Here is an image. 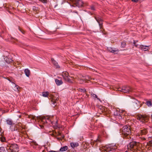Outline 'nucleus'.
<instances>
[{
	"label": "nucleus",
	"mask_w": 152,
	"mask_h": 152,
	"mask_svg": "<svg viewBox=\"0 0 152 152\" xmlns=\"http://www.w3.org/2000/svg\"><path fill=\"white\" fill-rule=\"evenodd\" d=\"M120 131L123 138L127 139L131 138V130L130 126L125 125L120 129Z\"/></svg>",
	"instance_id": "nucleus-1"
},
{
	"label": "nucleus",
	"mask_w": 152,
	"mask_h": 152,
	"mask_svg": "<svg viewBox=\"0 0 152 152\" xmlns=\"http://www.w3.org/2000/svg\"><path fill=\"white\" fill-rule=\"evenodd\" d=\"M117 90L125 93H130L133 92V88L130 86H123L121 88L120 87L117 88L116 91Z\"/></svg>",
	"instance_id": "nucleus-2"
},
{
	"label": "nucleus",
	"mask_w": 152,
	"mask_h": 152,
	"mask_svg": "<svg viewBox=\"0 0 152 152\" xmlns=\"http://www.w3.org/2000/svg\"><path fill=\"white\" fill-rule=\"evenodd\" d=\"M132 98V99L130 101V105L131 107L134 109H138L142 106L140 103V102L134 98Z\"/></svg>",
	"instance_id": "nucleus-3"
},
{
	"label": "nucleus",
	"mask_w": 152,
	"mask_h": 152,
	"mask_svg": "<svg viewBox=\"0 0 152 152\" xmlns=\"http://www.w3.org/2000/svg\"><path fill=\"white\" fill-rule=\"evenodd\" d=\"M7 150L8 152H18V147L15 144H12L7 145Z\"/></svg>",
	"instance_id": "nucleus-4"
},
{
	"label": "nucleus",
	"mask_w": 152,
	"mask_h": 152,
	"mask_svg": "<svg viewBox=\"0 0 152 152\" xmlns=\"http://www.w3.org/2000/svg\"><path fill=\"white\" fill-rule=\"evenodd\" d=\"M150 116L146 115H139L137 117V119L142 123H145L147 122Z\"/></svg>",
	"instance_id": "nucleus-5"
},
{
	"label": "nucleus",
	"mask_w": 152,
	"mask_h": 152,
	"mask_svg": "<svg viewBox=\"0 0 152 152\" xmlns=\"http://www.w3.org/2000/svg\"><path fill=\"white\" fill-rule=\"evenodd\" d=\"M53 116H43L41 117L40 118V120L42 122L43 124H45V123H48V122H50L51 123H52L51 120L52 119Z\"/></svg>",
	"instance_id": "nucleus-6"
},
{
	"label": "nucleus",
	"mask_w": 152,
	"mask_h": 152,
	"mask_svg": "<svg viewBox=\"0 0 152 152\" xmlns=\"http://www.w3.org/2000/svg\"><path fill=\"white\" fill-rule=\"evenodd\" d=\"M62 75L64 79L66 81L70 83L72 82V80L69 78L70 76L69 75V73L68 72H63L62 74Z\"/></svg>",
	"instance_id": "nucleus-7"
},
{
	"label": "nucleus",
	"mask_w": 152,
	"mask_h": 152,
	"mask_svg": "<svg viewBox=\"0 0 152 152\" xmlns=\"http://www.w3.org/2000/svg\"><path fill=\"white\" fill-rule=\"evenodd\" d=\"M70 1L73 4L75 5L76 6L79 7H82L83 6V2L80 0H70Z\"/></svg>",
	"instance_id": "nucleus-8"
},
{
	"label": "nucleus",
	"mask_w": 152,
	"mask_h": 152,
	"mask_svg": "<svg viewBox=\"0 0 152 152\" xmlns=\"http://www.w3.org/2000/svg\"><path fill=\"white\" fill-rule=\"evenodd\" d=\"M95 18L96 21L99 23L100 29H103V28L102 23V22L103 21L102 19L101 18L99 17H95Z\"/></svg>",
	"instance_id": "nucleus-9"
},
{
	"label": "nucleus",
	"mask_w": 152,
	"mask_h": 152,
	"mask_svg": "<svg viewBox=\"0 0 152 152\" xmlns=\"http://www.w3.org/2000/svg\"><path fill=\"white\" fill-rule=\"evenodd\" d=\"M51 102L52 103L55 105H56L55 104L56 103V101H57L58 99V97L56 98V96L55 97V95L51 94Z\"/></svg>",
	"instance_id": "nucleus-10"
},
{
	"label": "nucleus",
	"mask_w": 152,
	"mask_h": 152,
	"mask_svg": "<svg viewBox=\"0 0 152 152\" xmlns=\"http://www.w3.org/2000/svg\"><path fill=\"white\" fill-rule=\"evenodd\" d=\"M18 127L16 125H14V124L10 126V130L12 132L18 130Z\"/></svg>",
	"instance_id": "nucleus-11"
},
{
	"label": "nucleus",
	"mask_w": 152,
	"mask_h": 152,
	"mask_svg": "<svg viewBox=\"0 0 152 152\" xmlns=\"http://www.w3.org/2000/svg\"><path fill=\"white\" fill-rule=\"evenodd\" d=\"M137 142H132L130 143L129 145L131 149H136Z\"/></svg>",
	"instance_id": "nucleus-12"
},
{
	"label": "nucleus",
	"mask_w": 152,
	"mask_h": 152,
	"mask_svg": "<svg viewBox=\"0 0 152 152\" xmlns=\"http://www.w3.org/2000/svg\"><path fill=\"white\" fill-rule=\"evenodd\" d=\"M79 145V144L77 142H72L70 143L71 146L73 148L77 147Z\"/></svg>",
	"instance_id": "nucleus-13"
},
{
	"label": "nucleus",
	"mask_w": 152,
	"mask_h": 152,
	"mask_svg": "<svg viewBox=\"0 0 152 152\" xmlns=\"http://www.w3.org/2000/svg\"><path fill=\"white\" fill-rule=\"evenodd\" d=\"M51 61L52 62V63L54 66L56 68H59V66L58 65V63L56 61H55L53 58L51 59Z\"/></svg>",
	"instance_id": "nucleus-14"
},
{
	"label": "nucleus",
	"mask_w": 152,
	"mask_h": 152,
	"mask_svg": "<svg viewBox=\"0 0 152 152\" xmlns=\"http://www.w3.org/2000/svg\"><path fill=\"white\" fill-rule=\"evenodd\" d=\"M139 48L141 50H143L144 51H147L148 49V46H144L142 45H141Z\"/></svg>",
	"instance_id": "nucleus-15"
},
{
	"label": "nucleus",
	"mask_w": 152,
	"mask_h": 152,
	"mask_svg": "<svg viewBox=\"0 0 152 152\" xmlns=\"http://www.w3.org/2000/svg\"><path fill=\"white\" fill-rule=\"evenodd\" d=\"M84 79L85 81V83H86L87 81H90L92 80H94V78H91L88 76H86L84 77Z\"/></svg>",
	"instance_id": "nucleus-16"
},
{
	"label": "nucleus",
	"mask_w": 152,
	"mask_h": 152,
	"mask_svg": "<svg viewBox=\"0 0 152 152\" xmlns=\"http://www.w3.org/2000/svg\"><path fill=\"white\" fill-rule=\"evenodd\" d=\"M24 72L25 74L26 75L27 77H29L30 74V71L28 69H25Z\"/></svg>",
	"instance_id": "nucleus-17"
},
{
	"label": "nucleus",
	"mask_w": 152,
	"mask_h": 152,
	"mask_svg": "<svg viewBox=\"0 0 152 152\" xmlns=\"http://www.w3.org/2000/svg\"><path fill=\"white\" fill-rule=\"evenodd\" d=\"M55 81L56 84L58 86L60 85L63 83V82L61 80H59L58 79H56Z\"/></svg>",
	"instance_id": "nucleus-18"
},
{
	"label": "nucleus",
	"mask_w": 152,
	"mask_h": 152,
	"mask_svg": "<svg viewBox=\"0 0 152 152\" xmlns=\"http://www.w3.org/2000/svg\"><path fill=\"white\" fill-rule=\"evenodd\" d=\"M6 122L7 124L10 125V126H11L13 124H14L13 123V121L12 120L10 119H8L6 120Z\"/></svg>",
	"instance_id": "nucleus-19"
},
{
	"label": "nucleus",
	"mask_w": 152,
	"mask_h": 152,
	"mask_svg": "<svg viewBox=\"0 0 152 152\" xmlns=\"http://www.w3.org/2000/svg\"><path fill=\"white\" fill-rule=\"evenodd\" d=\"M68 149V147L66 146H65L62 147L59 150V151H66Z\"/></svg>",
	"instance_id": "nucleus-20"
},
{
	"label": "nucleus",
	"mask_w": 152,
	"mask_h": 152,
	"mask_svg": "<svg viewBox=\"0 0 152 152\" xmlns=\"http://www.w3.org/2000/svg\"><path fill=\"white\" fill-rule=\"evenodd\" d=\"M2 133V129L1 128H0V139H1V140L2 142H4L5 141V139L4 137H2V136L1 135Z\"/></svg>",
	"instance_id": "nucleus-21"
},
{
	"label": "nucleus",
	"mask_w": 152,
	"mask_h": 152,
	"mask_svg": "<svg viewBox=\"0 0 152 152\" xmlns=\"http://www.w3.org/2000/svg\"><path fill=\"white\" fill-rule=\"evenodd\" d=\"M5 60L6 62L7 63H10L12 62L13 61L11 59H9L8 58L6 57L4 59Z\"/></svg>",
	"instance_id": "nucleus-22"
},
{
	"label": "nucleus",
	"mask_w": 152,
	"mask_h": 152,
	"mask_svg": "<svg viewBox=\"0 0 152 152\" xmlns=\"http://www.w3.org/2000/svg\"><path fill=\"white\" fill-rule=\"evenodd\" d=\"M141 134L142 135H145L147 133V131L146 129H144L143 130H141Z\"/></svg>",
	"instance_id": "nucleus-23"
},
{
	"label": "nucleus",
	"mask_w": 152,
	"mask_h": 152,
	"mask_svg": "<svg viewBox=\"0 0 152 152\" xmlns=\"http://www.w3.org/2000/svg\"><path fill=\"white\" fill-rule=\"evenodd\" d=\"M49 93L48 92H44L42 93V96L45 97H47L49 95Z\"/></svg>",
	"instance_id": "nucleus-24"
},
{
	"label": "nucleus",
	"mask_w": 152,
	"mask_h": 152,
	"mask_svg": "<svg viewBox=\"0 0 152 152\" xmlns=\"http://www.w3.org/2000/svg\"><path fill=\"white\" fill-rule=\"evenodd\" d=\"M14 90L15 91H19V89L20 88V87L18 85H15V87L14 88Z\"/></svg>",
	"instance_id": "nucleus-25"
},
{
	"label": "nucleus",
	"mask_w": 152,
	"mask_h": 152,
	"mask_svg": "<svg viewBox=\"0 0 152 152\" xmlns=\"http://www.w3.org/2000/svg\"><path fill=\"white\" fill-rule=\"evenodd\" d=\"M145 104L148 106H152L151 102L150 101H147L145 103Z\"/></svg>",
	"instance_id": "nucleus-26"
},
{
	"label": "nucleus",
	"mask_w": 152,
	"mask_h": 152,
	"mask_svg": "<svg viewBox=\"0 0 152 152\" xmlns=\"http://www.w3.org/2000/svg\"><path fill=\"white\" fill-rule=\"evenodd\" d=\"M115 148H107V150L108 151H111L112 152H114L115 151Z\"/></svg>",
	"instance_id": "nucleus-27"
},
{
	"label": "nucleus",
	"mask_w": 152,
	"mask_h": 152,
	"mask_svg": "<svg viewBox=\"0 0 152 152\" xmlns=\"http://www.w3.org/2000/svg\"><path fill=\"white\" fill-rule=\"evenodd\" d=\"M126 42L125 41H124L122 42L121 45V47L124 48L126 46Z\"/></svg>",
	"instance_id": "nucleus-28"
},
{
	"label": "nucleus",
	"mask_w": 152,
	"mask_h": 152,
	"mask_svg": "<svg viewBox=\"0 0 152 152\" xmlns=\"http://www.w3.org/2000/svg\"><path fill=\"white\" fill-rule=\"evenodd\" d=\"M109 51L112 53H114V52L116 51H118V49L115 50H113L112 48H110L109 50Z\"/></svg>",
	"instance_id": "nucleus-29"
},
{
	"label": "nucleus",
	"mask_w": 152,
	"mask_h": 152,
	"mask_svg": "<svg viewBox=\"0 0 152 152\" xmlns=\"http://www.w3.org/2000/svg\"><path fill=\"white\" fill-rule=\"evenodd\" d=\"M5 151V148L3 147H0V152H4Z\"/></svg>",
	"instance_id": "nucleus-30"
},
{
	"label": "nucleus",
	"mask_w": 152,
	"mask_h": 152,
	"mask_svg": "<svg viewBox=\"0 0 152 152\" xmlns=\"http://www.w3.org/2000/svg\"><path fill=\"white\" fill-rule=\"evenodd\" d=\"M78 80H79V82H80V83H83L84 82H85V81L84 78L78 79Z\"/></svg>",
	"instance_id": "nucleus-31"
},
{
	"label": "nucleus",
	"mask_w": 152,
	"mask_h": 152,
	"mask_svg": "<svg viewBox=\"0 0 152 152\" xmlns=\"http://www.w3.org/2000/svg\"><path fill=\"white\" fill-rule=\"evenodd\" d=\"M69 64L68 65V66L69 67H71L72 66V65H73V63L71 62H68Z\"/></svg>",
	"instance_id": "nucleus-32"
},
{
	"label": "nucleus",
	"mask_w": 152,
	"mask_h": 152,
	"mask_svg": "<svg viewBox=\"0 0 152 152\" xmlns=\"http://www.w3.org/2000/svg\"><path fill=\"white\" fill-rule=\"evenodd\" d=\"M77 76V78L78 79H83L82 78L83 77V78L84 77V76H83V75H80L78 76Z\"/></svg>",
	"instance_id": "nucleus-33"
},
{
	"label": "nucleus",
	"mask_w": 152,
	"mask_h": 152,
	"mask_svg": "<svg viewBox=\"0 0 152 152\" xmlns=\"http://www.w3.org/2000/svg\"><path fill=\"white\" fill-rule=\"evenodd\" d=\"M70 75H72V76H70L69 77H70L71 78H72L73 79H74V78H75V79H77V77H75V78H74V77L73 76H74L75 75L72 73H70Z\"/></svg>",
	"instance_id": "nucleus-34"
},
{
	"label": "nucleus",
	"mask_w": 152,
	"mask_h": 152,
	"mask_svg": "<svg viewBox=\"0 0 152 152\" xmlns=\"http://www.w3.org/2000/svg\"><path fill=\"white\" fill-rule=\"evenodd\" d=\"M39 1L43 3H47L48 2L47 0H39Z\"/></svg>",
	"instance_id": "nucleus-35"
},
{
	"label": "nucleus",
	"mask_w": 152,
	"mask_h": 152,
	"mask_svg": "<svg viewBox=\"0 0 152 152\" xmlns=\"http://www.w3.org/2000/svg\"><path fill=\"white\" fill-rule=\"evenodd\" d=\"M18 28H19V30L23 34H25V31L23 30H22L21 29H20V28L19 27Z\"/></svg>",
	"instance_id": "nucleus-36"
},
{
	"label": "nucleus",
	"mask_w": 152,
	"mask_h": 152,
	"mask_svg": "<svg viewBox=\"0 0 152 152\" xmlns=\"http://www.w3.org/2000/svg\"><path fill=\"white\" fill-rule=\"evenodd\" d=\"M79 91L81 92H85L86 91V90L85 89H79Z\"/></svg>",
	"instance_id": "nucleus-37"
},
{
	"label": "nucleus",
	"mask_w": 152,
	"mask_h": 152,
	"mask_svg": "<svg viewBox=\"0 0 152 152\" xmlns=\"http://www.w3.org/2000/svg\"><path fill=\"white\" fill-rule=\"evenodd\" d=\"M93 96L94 97L100 100L97 97V96L96 94H94Z\"/></svg>",
	"instance_id": "nucleus-38"
},
{
	"label": "nucleus",
	"mask_w": 152,
	"mask_h": 152,
	"mask_svg": "<svg viewBox=\"0 0 152 152\" xmlns=\"http://www.w3.org/2000/svg\"><path fill=\"white\" fill-rule=\"evenodd\" d=\"M136 42L135 41H134V42H133V43H134V45L135 47H137V46H138V45H137H137H136Z\"/></svg>",
	"instance_id": "nucleus-39"
},
{
	"label": "nucleus",
	"mask_w": 152,
	"mask_h": 152,
	"mask_svg": "<svg viewBox=\"0 0 152 152\" xmlns=\"http://www.w3.org/2000/svg\"><path fill=\"white\" fill-rule=\"evenodd\" d=\"M48 152H60L59 151H54L51 150V151H49Z\"/></svg>",
	"instance_id": "nucleus-40"
},
{
	"label": "nucleus",
	"mask_w": 152,
	"mask_h": 152,
	"mask_svg": "<svg viewBox=\"0 0 152 152\" xmlns=\"http://www.w3.org/2000/svg\"><path fill=\"white\" fill-rule=\"evenodd\" d=\"M91 9L92 10H95L94 7L93 6H91Z\"/></svg>",
	"instance_id": "nucleus-41"
},
{
	"label": "nucleus",
	"mask_w": 152,
	"mask_h": 152,
	"mask_svg": "<svg viewBox=\"0 0 152 152\" xmlns=\"http://www.w3.org/2000/svg\"><path fill=\"white\" fill-rule=\"evenodd\" d=\"M94 142H101L100 140L98 139H97L96 140H94Z\"/></svg>",
	"instance_id": "nucleus-42"
},
{
	"label": "nucleus",
	"mask_w": 152,
	"mask_h": 152,
	"mask_svg": "<svg viewBox=\"0 0 152 152\" xmlns=\"http://www.w3.org/2000/svg\"><path fill=\"white\" fill-rule=\"evenodd\" d=\"M132 2H137L139 0H131Z\"/></svg>",
	"instance_id": "nucleus-43"
},
{
	"label": "nucleus",
	"mask_w": 152,
	"mask_h": 152,
	"mask_svg": "<svg viewBox=\"0 0 152 152\" xmlns=\"http://www.w3.org/2000/svg\"><path fill=\"white\" fill-rule=\"evenodd\" d=\"M149 144L151 146H152V141L149 142Z\"/></svg>",
	"instance_id": "nucleus-44"
},
{
	"label": "nucleus",
	"mask_w": 152,
	"mask_h": 152,
	"mask_svg": "<svg viewBox=\"0 0 152 152\" xmlns=\"http://www.w3.org/2000/svg\"><path fill=\"white\" fill-rule=\"evenodd\" d=\"M101 31H102V32L104 34H106V33L104 32V30H101Z\"/></svg>",
	"instance_id": "nucleus-45"
},
{
	"label": "nucleus",
	"mask_w": 152,
	"mask_h": 152,
	"mask_svg": "<svg viewBox=\"0 0 152 152\" xmlns=\"http://www.w3.org/2000/svg\"><path fill=\"white\" fill-rule=\"evenodd\" d=\"M78 66V65L75 64V66H74V68H77Z\"/></svg>",
	"instance_id": "nucleus-46"
},
{
	"label": "nucleus",
	"mask_w": 152,
	"mask_h": 152,
	"mask_svg": "<svg viewBox=\"0 0 152 152\" xmlns=\"http://www.w3.org/2000/svg\"><path fill=\"white\" fill-rule=\"evenodd\" d=\"M73 65H72V66L71 67H72V68H74L75 66V64L74 63H73Z\"/></svg>",
	"instance_id": "nucleus-47"
},
{
	"label": "nucleus",
	"mask_w": 152,
	"mask_h": 152,
	"mask_svg": "<svg viewBox=\"0 0 152 152\" xmlns=\"http://www.w3.org/2000/svg\"><path fill=\"white\" fill-rule=\"evenodd\" d=\"M58 135L59 136H61V133L59 132H58Z\"/></svg>",
	"instance_id": "nucleus-48"
},
{
	"label": "nucleus",
	"mask_w": 152,
	"mask_h": 152,
	"mask_svg": "<svg viewBox=\"0 0 152 152\" xmlns=\"http://www.w3.org/2000/svg\"><path fill=\"white\" fill-rule=\"evenodd\" d=\"M69 3L70 4V6H72V7H74V6H73V5H72L71 4H72V3H71V2H69Z\"/></svg>",
	"instance_id": "nucleus-49"
},
{
	"label": "nucleus",
	"mask_w": 152,
	"mask_h": 152,
	"mask_svg": "<svg viewBox=\"0 0 152 152\" xmlns=\"http://www.w3.org/2000/svg\"><path fill=\"white\" fill-rule=\"evenodd\" d=\"M120 114L119 113H118V114H116V115H120Z\"/></svg>",
	"instance_id": "nucleus-50"
},
{
	"label": "nucleus",
	"mask_w": 152,
	"mask_h": 152,
	"mask_svg": "<svg viewBox=\"0 0 152 152\" xmlns=\"http://www.w3.org/2000/svg\"><path fill=\"white\" fill-rule=\"evenodd\" d=\"M56 94V96H58L57 94Z\"/></svg>",
	"instance_id": "nucleus-51"
},
{
	"label": "nucleus",
	"mask_w": 152,
	"mask_h": 152,
	"mask_svg": "<svg viewBox=\"0 0 152 152\" xmlns=\"http://www.w3.org/2000/svg\"><path fill=\"white\" fill-rule=\"evenodd\" d=\"M20 116H21V115H19V117H20Z\"/></svg>",
	"instance_id": "nucleus-52"
},
{
	"label": "nucleus",
	"mask_w": 152,
	"mask_h": 152,
	"mask_svg": "<svg viewBox=\"0 0 152 152\" xmlns=\"http://www.w3.org/2000/svg\"><path fill=\"white\" fill-rule=\"evenodd\" d=\"M125 152H129L127 151H126Z\"/></svg>",
	"instance_id": "nucleus-53"
},
{
	"label": "nucleus",
	"mask_w": 152,
	"mask_h": 152,
	"mask_svg": "<svg viewBox=\"0 0 152 152\" xmlns=\"http://www.w3.org/2000/svg\"><path fill=\"white\" fill-rule=\"evenodd\" d=\"M58 139H59V138H57Z\"/></svg>",
	"instance_id": "nucleus-54"
},
{
	"label": "nucleus",
	"mask_w": 152,
	"mask_h": 152,
	"mask_svg": "<svg viewBox=\"0 0 152 152\" xmlns=\"http://www.w3.org/2000/svg\"><path fill=\"white\" fill-rule=\"evenodd\" d=\"M145 138H144V140H145Z\"/></svg>",
	"instance_id": "nucleus-55"
},
{
	"label": "nucleus",
	"mask_w": 152,
	"mask_h": 152,
	"mask_svg": "<svg viewBox=\"0 0 152 152\" xmlns=\"http://www.w3.org/2000/svg\"><path fill=\"white\" fill-rule=\"evenodd\" d=\"M8 80H9V81H10V80L8 79Z\"/></svg>",
	"instance_id": "nucleus-56"
}]
</instances>
